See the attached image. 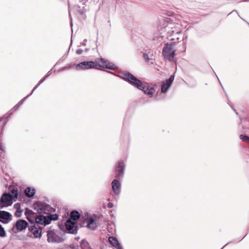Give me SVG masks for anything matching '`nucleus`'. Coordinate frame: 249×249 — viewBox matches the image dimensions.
I'll return each instance as SVG.
<instances>
[{"label":"nucleus","instance_id":"obj_1","mask_svg":"<svg viewBox=\"0 0 249 249\" xmlns=\"http://www.w3.org/2000/svg\"><path fill=\"white\" fill-rule=\"evenodd\" d=\"M33 207L38 213L46 214L45 216L40 215L36 216L35 222L37 224L46 226L49 224L52 221L58 219L57 214H51L54 212L55 209L46 203L36 202L34 204Z\"/></svg>","mask_w":249,"mask_h":249},{"label":"nucleus","instance_id":"obj_2","mask_svg":"<svg viewBox=\"0 0 249 249\" xmlns=\"http://www.w3.org/2000/svg\"><path fill=\"white\" fill-rule=\"evenodd\" d=\"M77 70H83L89 69H95L104 70L105 69L115 70L117 67L109 61L103 58L96 59L95 61H83L75 67Z\"/></svg>","mask_w":249,"mask_h":249},{"label":"nucleus","instance_id":"obj_3","mask_svg":"<svg viewBox=\"0 0 249 249\" xmlns=\"http://www.w3.org/2000/svg\"><path fill=\"white\" fill-rule=\"evenodd\" d=\"M120 77L137 89L143 91L147 95H152L155 91L154 88L150 87L146 83H142L129 72H124L121 73Z\"/></svg>","mask_w":249,"mask_h":249},{"label":"nucleus","instance_id":"obj_4","mask_svg":"<svg viewBox=\"0 0 249 249\" xmlns=\"http://www.w3.org/2000/svg\"><path fill=\"white\" fill-rule=\"evenodd\" d=\"M164 22L163 28H165L168 37H171L170 40H178L182 35L180 25L171 22V19L168 18L164 19Z\"/></svg>","mask_w":249,"mask_h":249},{"label":"nucleus","instance_id":"obj_5","mask_svg":"<svg viewBox=\"0 0 249 249\" xmlns=\"http://www.w3.org/2000/svg\"><path fill=\"white\" fill-rule=\"evenodd\" d=\"M11 190V192L8 194H3L1 197L0 202L2 203L4 206H10L13 201H15L18 197V194L17 190L15 188ZM4 206L0 204V209H2Z\"/></svg>","mask_w":249,"mask_h":249},{"label":"nucleus","instance_id":"obj_6","mask_svg":"<svg viewBox=\"0 0 249 249\" xmlns=\"http://www.w3.org/2000/svg\"><path fill=\"white\" fill-rule=\"evenodd\" d=\"M175 44L172 43H167L162 49V54L164 57L170 61H175Z\"/></svg>","mask_w":249,"mask_h":249},{"label":"nucleus","instance_id":"obj_7","mask_svg":"<svg viewBox=\"0 0 249 249\" xmlns=\"http://www.w3.org/2000/svg\"><path fill=\"white\" fill-rule=\"evenodd\" d=\"M47 240L49 243H60L64 239L60 231L55 230H50L47 231Z\"/></svg>","mask_w":249,"mask_h":249},{"label":"nucleus","instance_id":"obj_8","mask_svg":"<svg viewBox=\"0 0 249 249\" xmlns=\"http://www.w3.org/2000/svg\"><path fill=\"white\" fill-rule=\"evenodd\" d=\"M66 228L68 231L69 233L72 234L77 233L78 229V226L76 225V221L68 219L66 223Z\"/></svg>","mask_w":249,"mask_h":249},{"label":"nucleus","instance_id":"obj_9","mask_svg":"<svg viewBox=\"0 0 249 249\" xmlns=\"http://www.w3.org/2000/svg\"><path fill=\"white\" fill-rule=\"evenodd\" d=\"M125 165L123 161H119L115 165L116 177L118 178H123Z\"/></svg>","mask_w":249,"mask_h":249},{"label":"nucleus","instance_id":"obj_10","mask_svg":"<svg viewBox=\"0 0 249 249\" xmlns=\"http://www.w3.org/2000/svg\"><path fill=\"white\" fill-rule=\"evenodd\" d=\"M174 79V76L171 75L169 79L164 81L161 85V92L165 93L171 86Z\"/></svg>","mask_w":249,"mask_h":249},{"label":"nucleus","instance_id":"obj_11","mask_svg":"<svg viewBox=\"0 0 249 249\" xmlns=\"http://www.w3.org/2000/svg\"><path fill=\"white\" fill-rule=\"evenodd\" d=\"M29 230L34 234L35 237L38 238L41 237L42 230L38 225H36L35 224L29 226Z\"/></svg>","mask_w":249,"mask_h":249},{"label":"nucleus","instance_id":"obj_12","mask_svg":"<svg viewBox=\"0 0 249 249\" xmlns=\"http://www.w3.org/2000/svg\"><path fill=\"white\" fill-rule=\"evenodd\" d=\"M50 74H48V75H47L46 76H45L42 79H41L39 82L38 83V84L32 90V92H31L30 94H29V95H27L25 97H24V98H23L21 100H20L18 103L13 108V109H17L18 107L21 105L22 104V103L24 102V101L29 96H30L31 94H33V93L34 92V91L37 88V87L42 83L44 82V81L45 80V79L50 75Z\"/></svg>","mask_w":249,"mask_h":249},{"label":"nucleus","instance_id":"obj_13","mask_svg":"<svg viewBox=\"0 0 249 249\" xmlns=\"http://www.w3.org/2000/svg\"><path fill=\"white\" fill-rule=\"evenodd\" d=\"M11 214L6 211H0V221L3 223H7L11 219Z\"/></svg>","mask_w":249,"mask_h":249},{"label":"nucleus","instance_id":"obj_14","mask_svg":"<svg viewBox=\"0 0 249 249\" xmlns=\"http://www.w3.org/2000/svg\"><path fill=\"white\" fill-rule=\"evenodd\" d=\"M28 223L25 220H18L16 223V227L17 230L21 231L26 228Z\"/></svg>","mask_w":249,"mask_h":249},{"label":"nucleus","instance_id":"obj_15","mask_svg":"<svg viewBox=\"0 0 249 249\" xmlns=\"http://www.w3.org/2000/svg\"><path fill=\"white\" fill-rule=\"evenodd\" d=\"M143 58L146 63L153 64V53L150 51L143 54Z\"/></svg>","mask_w":249,"mask_h":249},{"label":"nucleus","instance_id":"obj_16","mask_svg":"<svg viewBox=\"0 0 249 249\" xmlns=\"http://www.w3.org/2000/svg\"><path fill=\"white\" fill-rule=\"evenodd\" d=\"M108 241L114 247L117 249H122V247L119 243L117 239L111 236L108 238Z\"/></svg>","mask_w":249,"mask_h":249},{"label":"nucleus","instance_id":"obj_17","mask_svg":"<svg viewBox=\"0 0 249 249\" xmlns=\"http://www.w3.org/2000/svg\"><path fill=\"white\" fill-rule=\"evenodd\" d=\"M87 227L92 230H94L97 227V225L94 219L89 218L87 219Z\"/></svg>","mask_w":249,"mask_h":249},{"label":"nucleus","instance_id":"obj_18","mask_svg":"<svg viewBox=\"0 0 249 249\" xmlns=\"http://www.w3.org/2000/svg\"><path fill=\"white\" fill-rule=\"evenodd\" d=\"M24 192L27 196L31 197L35 195L36 190L34 188H26Z\"/></svg>","mask_w":249,"mask_h":249},{"label":"nucleus","instance_id":"obj_19","mask_svg":"<svg viewBox=\"0 0 249 249\" xmlns=\"http://www.w3.org/2000/svg\"><path fill=\"white\" fill-rule=\"evenodd\" d=\"M14 208L16 209V211L15 213V216L18 217L21 216L23 211L20 209V204L19 203L15 204L14 205Z\"/></svg>","mask_w":249,"mask_h":249},{"label":"nucleus","instance_id":"obj_20","mask_svg":"<svg viewBox=\"0 0 249 249\" xmlns=\"http://www.w3.org/2000/svg\"><path fill=\"white\" fill-rule=\"evenodd\" d=\"M80 217V214L79 213L76 211H73L71 212L70 215V218L69 219L76 221Z\"/></svg>","mask_w":249,"mask_h":249},{"label":"nucleus","instance_id":"obj_21","mask_svg":"<svg viewBox=\"0 0 249 249\" xmlns=\"http://www.w3.org/2000/svg\"><path fill=\"white\" fill-rule=\"evenodd\" d=\"M0 150L1 153L0 154V158L1 159H4L5 157V149L3 146V143L0 142Z\"/></svg>","mask_w":249,"mask_h":249},{"label":"nucleus","instance_id":"obj_22","mask_svg":"<svg viewBox=\"0 0 249 249\" xmlns=\"http://www.w3.org/2000/svg\"><path fill=\"white\" fill-rule=\"evenodd\" d=\"M36 215H29V216H26L27 219L31 223V224L34 225V222H35V218H36Z\"/></svg>","mask_w":249,"mask_h":249},{"label":"nucleus","instance_id":"obj_23","mask_svg":"<svg viewBox=\"0 0 249 249\" xmlns=\"http://www.w3.org/2000/svg\"><path fill=\"white\" fill-rule=\"evenodd\" d=\"M25 215L26 216H29V215H36V214L32 210L26 209L25 212Z\"/></svg>","mask_w":249,"mask_h":249},{"label":"nucleus","instance_id":"obj_24","mask_svg":"<svg viewBox=\"0 0 249 249\" xmlns=\"http://www.w3.org/2000/svg\"><path fill=\"white\" fill-rule=\"evenodd\" d=\"M112 190L110 192V194H112V193L115 195H118L120 194L121 192L120 188H112Z\"/></svg>","mask_w":249,"mask_h":249},{"label":"nucleus","instance_id":"obj_25","mask_svg":"<svg viewBox=\"0 0 249 249\" xmlns=\"http://www.w3.org/2000/svg\"><path fill=\"white\" fill-rule=\"evenodd\" d=\"M120 182L117 179L113 180L111 183V187H120Z\"/></svg>","mask_w":249,"mask_h":249},{"label":"nucleus","instance_id":"obj_26","mask_svg":"<svg viewBox=\"0 0 249 249\" xmlns=\"http://www.w3.org/2000/svg\"><path fill=\"white\" fill-rule=\"evenodd\" d=\"M240 138L243 141H245V142H249V137H248L246 135H240Z\"/></svg>","mask_w":249,"mask_h":249},{"label":"nucleus","instance_id":"obj_27","mask_svg":"<svg viewBox=\"0 0 249 249\" xmlns=\"http://www.w3.org/2000/svg\"><path fill=\"white\" fill-rule=\"evenodd\" d=\"M5 236V232L3 228L0 224V236L4 237Z\"/></svg>","mask_w":249,"mask_h":249},{"label":"nucleus","instance_id":"obj_28","mask_svg":"<svg viewBox=\"0 0 249 249\" xmlns=\"http://www.w3.org/2000/svg\"><path fill=\"white\" fill-rule=\"evenodd\" d=\"M89 245L88 242H87V241H85V240H83V241H82V243H81V246H82V247H86V246H87V245Z\"/></svg>","mask_w":249,"mask_h":249},{"label":"nucleus","instance_id":"obj_29","mask_svg":"<svg viewBox=\"0 0 249 249\" xmlns=\"http://www.w3.org/2000/svg\"><path fill=\"white\" fill-rule=\"evenodd\" d=\"M83 53V50L81 49H78L76 50V53L77 54H81Z\"/></svg>","mask_w":249,"mask_h":249},{"label":"nucleus","instance_id":"obj_30","mask_svg":"<svg viewBox=\"0 0 249 249\" xmlns=\"http://www.w3.org/2000/svg\"><path fill=\"white\" fill-rule=\"evenodd\" d=\"M107 207L109 208H111L113 207V203L111 202H108L107 205Z\"/></svg>","mask_w":249,"mask_h":249},{"label":"nucleus","instance_id":"obj_31","mask_svg":"<svg viewBox=\"0 0 249 249\" xmlns=\"http://www.w3.org/2000/svg\"><path fill=\"white\" fill-rule=\"evenodd\" d=\"M4 187H15V186L13 185H8V184H5Z\"/></svg>","mask_w":249,"mask_h":249},{"label":"nucleus","instance_id":"obj_32","mask_svg":"<svg viewBox=\"0 0 249 249\" xmlns=\"http://www.w3.org/2000/svg\"><path fill=\"white\" fill-rule=\"evenodd\" d=\"M233 110H234V111L235 112L236 114H238V113L236 111V110H235L234 108H233Z\"/></svg>","mask_w":249,"mask_h":249}]
</instances>
